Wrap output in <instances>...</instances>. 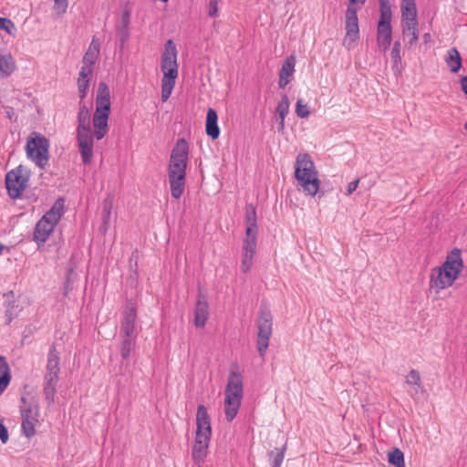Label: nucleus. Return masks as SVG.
<instances>
[{
	"mask_svg": "<svg viewBox=\"0 0 467 467\" xmlns=\"http://www.w3.org/2000/svg\"><path fill=\"white\" fill-rule=\"evenodd\" d=\"M445 62L451 72L457 73L462 67V57L456 47L448 50Z\"/></svg>",
	"mask_w": 467,
	"mask_h": 467,
	"instance_id": "b1692460",
	"label": "nucleus"
},
{
	"mask_svg": "<svg viewBox=\"0 0 467 467\" xmlns=\"http://www.w3.org/2000/svg\"><path fill=\"white\" fill-rule=\"evenodd\" d=\"M389 462L395 467H405L404 455L400 449H393L388 453Z\"/></svg>",
	"mask_w": 467,
	"mask_h": 467,
	"instance_id": "c85d7f7f",
	"label": "nucleus"
},
{
	"mask_svg": "<svg viewBox=\"0 0 467 467\" xmlns=\"http://www.w3.org/2000/svg\"><path fill=\"white\" fill-rule=\"evenodd\" d=\"M295 178L298 186L310 196H315L320 187L318 172L308 153H299L296 160Z\"/></svg>",
	"mask_w": 467,
	"mask_h": 467,
	"instance_id": "39448f33",
	"label": "nucleus"
},
{
	"mask_svg": "<svg viewBox=\"0 0 467 467\" xmlns=\"http://www.w3.org/2000/svg\"><path fill=\"white\" fill-rule=\"evenodd\" d=\"M92 74L93 72L86 71L85 68H81L79 71L78 78V93L81 99L88 95Z\"/></svg>",
	"mask_w": 467,
	"mask_h": 467,
	"instance_id": "5701e85b",
	"label": "nucleus"
},
{
	"mask_svg": "<svg viewBox=\"0 0 467 467\" xmlns=\"http://www.w3.org/2000/svg\"><path fill=\"white\" fill-rule=\"evenodd\" d=\"M59 353L55 345L49 348L44 376V394L48 405L53 404L60 372Z\"/></svg>",
	"mask_w": 467,
	"mask_h": 467,
	"instance_id": "1a4fd4ad",
	"label": "nucleus"
},
{
	"mask_svg": "<svg viewBox=\"0 0 467 467\" xmlns=\"http://www.w3.org/2000/svg\"><path fill=\"white\" fill-rule=\"evenodd\" d=\"M67 0H54L53 10L57 16H62L67 12Z\"/></svg>",
	"mask_w": 467,
	"mask_h": 467,
	"instance_id": "72a5a7b5",
	"label": "nucleus"
},
{
	"mask_svg": "<svg viewBox=\"0 0 467 467\" xmlns=\"http://www.w3.org/2000/svg\"><path fill=\"white\" fill-rule=\"evenodd\" d=\"M256 244L257 239L244 238L241 268L244 274H247L253 266V261L256 252Z\"/></svg>",
	"mask_w": 467,
	"mask_h": 467,
	"instance_id": "f3484780",
	"label": "nucleus"
},
{
	"mask_svg": "<svg viewBox=\"0 0 467 467\" xmlns=\"http://www.w3.org/2000/svg\"><path fill=\"white\" fill-rule=\"evenodd\" d=\"M217 112L213 108H209L207 110V116H206V133L208 136H210L213 140H215L220 135V129L217 124Z\"/></svg>",
	"mask_w": 467,
	"mask_h": 467,
	"instance_id": "4be33fe9",
	"label": "nucleus"
},
{
	"mask_svg": "<svg viewBox=\"0 0 467 467\" xmlns=\"http://www.w3.org/2000/svg\"><path fill=\"white\" fill-rule=\"evenodd\" d=\"M0 440L3 443L8 441V432L5 426L0 422Z\"/></svg>",
	"mask_w": 467,
	"mask_h": 467,
	"instance_id": "58836bf2",
	"label": "nucleus"
},
{
	"mask_svg": "<svg viewBox=\"0 0 467 467\" xmlns=\"http://www.w3.org/2000/svg\"><path fill=\"white\" fill-rule=\"evenodd\" d=\"M462 88L464 93L467 95V76L463 77L461 80Z\"/></svg>",
	"mask_w": 467,
	"mask_h": 467,
	"instance_id": "a19ab883",
	"label": "nucleus"
},
{
	"mask_svg": "<svg viewBox=\"0 0 467 467\" xmlns=\"http://www.w3.org/2000/svg\"><path fill=\"white\" fill-rule=\"evenodd\" d=\"M463 268L460 249H453L446 257L445 262L439 267L431 269L430 275V288L436 294L452 285Z\"/></svg>",
	"mask_w": 467,
	"mask_h": 467,
	"instance_id": "7ed1b4c3",
	"label": "nucleus"
},
{
	"mask_svg": "<svg viewBox=\"0 0 467 467\" xmlns=\"http://www.w3.org/2000/svg\"><path fill=\"white\" fill-rule=\"evenodd\" d=\"M112 209V202L110 201H105L103 203V221L106 223L109 217Z\"/></svg>",
	"mask_w": 467,
	"mask_h": 467,
	"instance_id": "c9c22d12",
	"label": "nucleus"
},
{
	"mask_svg": "<svg viewBox=\"0 0 467 467\" xmlns=\"http://www.w3.org/2000/svg\"><path fill=\"white\" fill-rule=\"evenodd\" d=\"M63 209L64 200L59 198L36 223L34 232L36 241L44 243L47 240L61 218Z\"/></svg>",
	"mask_w": 467,
	"mask_h": 467,
	"instance_id": "9d476101",
	"label": "nucleus"
},
{
	"mask_svg": "<svg viewBox=\"0 0 467 467\" xmlns=\"http://www.w3.org/2000/svg\"><path fill=\"white\" fill-rule=\"evenodd\" d=\"M162 2H167L168 0H161Z\"/></svg>",
	"mask_w": 467,
	"mask_h": 467,
	"instance_id": "09e8293b",
	"label": "nucleus"
},
{
	"mask_svg": "<svg viewBox=\"0 0 467 467\" xmlns=\"http://www.w3.org/2000/svg\"><path fill=\"white\" fill-rule=\"evenodd\" d=\"M464 129L467 130V122L464 125Z\"/></svg>",
	"mask_w": 467,
	"mask_h": 467,
	"instance_id": "49530a36",
	"label": "nucleus"
},
{
	"mask_svg": "<svg viewBox=\"0 0 467 467\" xmlns=\"http://www.w3.org/2000/svg\"><path fill=\"white\" fill-rule=\"evenodd\" d=\"M296 113L299 118H307L310 115L309 107L304 103L302 99H298L296 101Z\"/></svg>",
	"mask_w": 467,
	"mask_h": 467,
	"instance_id": "7c9ffc66",
	"label": "nucleus"
},
{
	"mask_svg": "<svg viewBox=\"0 0 467 467\" xmlns=\"http://www.w3.org/2000/svg\"><path fill=\"white\" fill-rule=\"evenodd\" d=\"M21 406L22 432L31 438L36 434V428L39 423V406L36 401L27 402L26 398H22Z\"/></svg>",
	"mask_w": 467,
	"mask_h": 467,
	"instance_id": "4468645a",
	"label": "nucleus"
},
{
	"mask_svg": "<svg viewBox=\"0 0 467 467\" xmlns=\"http://www.w3.org/2000/svg\"><path fill=\"white\" fill-rule=\"evenodd\" d=\"M224 395L225 418L232 421L239 410L243 399V378L238 371H230Z\"/></svg>",
	"mask_w": 467,
	"mask_h": 467,
	"instance_id": "6e6552de",
	"label": "nucleus"
},
{
	"mask_svg": "<svg viewBox=\"0 0 467 467\" xmlns=\"http://www.w3.org/2000/svg\"><path fill=\"white\" fill-rule=\"evenodd\" d=\"M357 0H349V5L346 11V36L344 43L350 46L359 36L358 20L357 8L354 6Z\"/></svg>",
	"mask_w": 467,
	"mask_h": 467,
	"instance_id": "dca6fc26",
	"label": "nucleus"
},
{
	"mask_svg": "<svg viewBox=\"0 0 467 467\" xmlns=\"http://www.w3.org/2000/svg\"><path fill=\"white\" fill-rule=\"evenodd\" d=\"M188 154L189 146L186 140H178L171 150L168 166L171 194L174 199H180L184 192Z\"/></svg>",
	"mask_w": 467,
	"mask_h": 467,
	"instance_id": "f03ea898",
	"label": "nucleus"
},
{
	"mask_svg": "<svg viewBox=\"0 0 467 467\" xmlns=\"http://www.w3.org/2000/svg\"><path fill=\"white\" fill-rule=\"evenodd\" d=\"M358 183H359V180L358 179L349 182L348 185V189H347V194L350 195L353 192H355L356 189L358 186Z\"/></svg>",
	"mask_w": 467,
	"mask_h": 467,
	"instance_id": "ea45409f",
	"label": "nucleus"
},
{
	"mask_svg": "<svg viewBox=\"0 0 467 467\" xmlns=\"http://www.w3.org/2000/svg\"><path fill=\"white\" fill-rule=\"evenodd\" d=\"M48 140L40 133L33 132L27 139L26 155L40 168H44L48 161Z\"/></svg>",
	"mask_w": 467,
	"mask_h": 467,
	"instance_id": "f8f14e48",
	"label": "nucleus"
},
{
	"mask_svg": "<svg viewBox=\"0 0 467 467\" xmlns=\"http://www.w3.org/2000/svg\"><path fill=\"white\" fill-rule=\"evenodd\" d=\"M161 69L163 73L161 79V100L164 102L169 99L178 77L177 49L172 40H168L165 44V48L161 55Z\"/></svg>",
	"mask_w": 467,
	"mask_h": 467,
	"instance_id": "423d86ee",
	"label": "nucleus"
},
{
	"mask_svg": "<svg viewBox=\"0 0 467 467\" xmlns=\"http://www.w3.org/2000/svg\"><path fill=\"white\" fill-rule=\"evenodd\" d=\"M406 382L410 385H420V376L419 371L416 369L410 370L408 376L406 377Z\"/></svg>",
	"mask_w": 467,
	"mask_h": 467,
	"instance_id": "f704fd0d",
	"label": "nucleus"
},
{
	"mask_svg": "<svg viewBox=\"0 0 467 467\" xmlns=\"http://www.w3.org/2000/svg\"><path fill=\"white\" fill-rule=\"evenodd\" d=\"M415 5V0H402L401 6H412Z\"/></svg>",
	"mask_w": 467,
	"mask_h": 467,
	"instance_id": "79ce46f5",
	"label": "nucleus"
},
{
	"mask_svg": "<svg viewBox=\"0 0 467 467\" xmlns=\"http://www.w3.org/2000/svg\"><path fill=\"white\" fill-rule=\"evenodd\" d=\"M129 17H130V13H129V11H125V12L123 13V15H122V19H123V22H124L125 24H127V23H128V21H129Z\"/></svg>",
	"mask_w": 467,
	"mask_h": 467,
	"instance_id": "c03bdc74",
	"label": "nucleus"
},
{
	"mask_svg": "<svg viewBox=\"0 0 467 467\" xmlns=\"http://www.w3.org/2000/svg\"><path fill=\"white\" fill-rule=\"evenodd\" d=\"M136 324L137 307L133 303L129 302L123 312L119 332L121 337L120 355L124 359H127L135 348L137 339Z\"/></svg>",
	"mask_w": 467,
	"mask_h": 467,
	"instance_id": "0eeeda50",
	"label": "nucleus"
},
{
	"mask_svg": "<svg viewBox=\"0 0 467 467\" xmlns=\"http://www.w3.org/2000/svg\"><path fill=\"white\" fill-rule=\"evenodd\" d=\"M196 433L192 456L194 462L201 465L207 456L212 435L211 419L204 405L198 406L196 413Z\"/></svg>",
	"mask_w": 467,
	"mask_h": 467,
	"instance_id": "20e7f679",
	"label": "nucleus"
},
{
	"mask_svg": "<svg viewBox=\"0 0 467 467\" xmlns=\"http://www.w3.org/2000/svg\"><path fill=\"white\" fill-rule=\"evenodd\" d=\"M423 38H424V41L427 42L430 38H431V35L429 33H426L424 36H423Z\"/></svg>",
	"mask_w": 467,
	"mask_h": 467,
	"instance_id": "a18cd8bd",
	"label": "nucleus"
},
{
	"mask_svg": "<svg viewBox=\"0 0 467 467\" xmlns=\"http://www.w3.org/2000/svg\"><path fill=\"white\" fill-rule=\"evenodd\" d=\"M289 99L286 95L283 96L281 100L279 101L276 107V114L278 115V119H285L289 111Z\"/></svg>",
	"mask_w": 467,
	"mask_h": 467,
	"instance_id": "c756f323",
	"label": "nucleus"
},
{
	"mask_svg": "<svg viewBox=\"0 0 467 467\" xmlns=\"http://www.w3.org/2000/svg\"><path fill=\"white\" fill-rule=\"evenodd\" d=\"M257 350L260 357L265 356L273 333V316L267 308H261L257 320Z\"/></svg>",
	"mask_w": 467,
	"mask_h": 467,
	"instance_id": "ddd939ff",
	"label": "nucleus"
},
{
	"mask_svg": "<svg viewBox=\"0 0 467 467\" xmlns=\"http://www.w3.org/2000/svg\"><path fill=\"white\" fill-rule=\"evenodd\" d=\"M296 58L294 56L287 57L282 65L279 72V87L284 88L289 82L295 70Z\"/></svg>",
	"mask_w": 467,
	"mask_h": 467,
	"instance_id": "412c9836",
	"label": "nucleus"
},
{
	"mask_svg": "<svg viewBox=\"0 0 467 467\" xmlns=\"http://www.w3.org/2000/svg\"><path fill=\"white\" fill-rule=\"evenodd\" d=\"M401 27L404 38H408L406 46L410 48L416 44L419 38L417 25H410V29H408L407 25H401Z\"/></svg>",
	"mask_w": 467,
	"mask_h": 467,
	"instance_id": "cd10ccee",
	"label": "nucleus"
},
{
	"mask_svg": "<svg viewBox=\"0 0 467 467\" xmlns=\"http://www.w3.org/2000/svg\"><path fill=\"white\" fill-rule=\"evenodd\" d=\"M285 446L280 449L274 456L273 467H280L284 460Z\"/></svg>",
	"mask_w": 467,
	"mask_h": 467,
	"instance_id": "e433bc0d",
	"label": "nucleus"
},
{
	"mask_svg": "<svg viewBox=\"0 0 467 467\" xmlns=\"http://www.w3.org/2000/svg\"><path fill=\"white\" fill-rule=\"evenodd\" d=\"M379 12L380 16L377 26V43L379 48L386 52L392 39V14L389 0H379Z\"/></svg>",
	"mask_w": 467,
	"mask_h": 467,
	"instance_id": "9b49d317",
	"label": "nucleus"
},
{
	"mask_svg": "<svg viewBox=\"0 0 467 467\" xmlns=\"http://www.w3.org/2000/svg\"><path fill=\"white\" fill-rule=\"evenodd\" d=\"M110 91L105 82H100L96 95V110L93 115L94 131L90 127L88 108L80 103L78 113L77 141L85 165L90 164L93 158L94 139L102 140L109 132V117L110 113Z\"/></svg>",
	"mask_w": 467,
	"mask_h": 467,
	"instance_id": "f257e3e1",
	"label": "nucleus"
},
{
	"mask_svg": "<svg viewBox=\"0 0 467 467\" xmlns=\"http://www.w3.org/2000/svg\"><path fill=\"white\" fill-rule=\"evenodd\" d=\"M361 1V4H364L365 0H360Z\"/></svg>",
	"mask_w": 467,
	"mask_h": 467,
	"instance_id": "de8ad7c7",
	"label": "nucleus"
},
{
	"mask_svg": "<svg viewBox=\"0 0 467 467\" xmlns=\"http://www.w3.org/2000/svg\"><path fill=\"white\" fill-rule=\"evenodd\" d=\"M218 3L219 0H210L209 3V16H216L218 12Z\"/></svg>",
	"mask_w": 467,
	"mask_h": 467,
	"instance_id": "4c0bfd02",
	"label": "nucleus"
},
{
	"mask_svg": "<svg viewBox=\"0 0 467 467\" xmlns=\"http://www.w3.org/2000/svg\"><path fill=\"white\" fill-rule=\"evenodd\" d=\"M245 237L249 239H257V217L255 207L253 204H247L245 207Z\"/></svg>",
	"mask_w": 467,
	"mask_h": 467,
	"instance_id": "6ab92c4d",
	"label": "nucleus"
},
{
	"mask_svg": "<svg viewBox=\"0 0 467 467\" xmlns=\"http://www.w3.org/2000/svg\"><path fill=\"white\" fill-rule=\"evenodd\" d=\"M400 42L396 41L393 44V47L391 49V58L393 61V67H398L399 65L401 63V56H400Z\"/></svg>",
	"mask_w": 467,
	"mask_h": 467,
	"instance_id": "2f4dec72",
	"label": "nucleus"
},
{
	"mask_svg": "<svg viewBox=\"0 0 467 467\" xmlns=\"http://www.w3.org/2000/svg\"><path fill=\"white\" fill-rule=\"evenodd\" d=\"M417 24L416 5L401 6V25H407L408 29H410V25Z\"/></svg>",
	"mask_w": 467,
	"mask_h": 467,
	"instance_id": "a878e982",
	"label": "nucleus"
},
{
	"mask_svg": "<svg viewBox=\"0 0 467 467\" xmlns=\"http://www.w3.org/2000/svg\"><path fill=\"white\" fill-rule=\"evenodd\" d=\"M16 69L14 57L10 54L0 56V76L8 77Z\"/></svg>",
	"mask_w": 467,
	"mask_h": 467,
	"instance_id": "393cba45",
	"label": "nucleus"
},
{
	"mask_svg": "<svg viewBox=\"0 0 467 467\" xmlns=\"http://www.w3.org/2000/svg\"><path fill=\"white\" fill-rule=\"evenodd\" d=\"M0 29L5 30L8 35L14 36L16 33V26L14 23L5 17H0Z\"/></svg>",
	"mask_w": 467,
	"mask_h": 467,
	"instance_id": "473e14b6",
	"label": "nucleus"
},
{
	"mask_svg": "<svg viewBox=\"0 0 467 467\" xmlns=\"http://www.w3.org/2000/svg\"><path fill=\"white\" fill-rule=\"evenodd\" d=\"M209 317V305L206 297L202 294L198 295L194 307L193 323L197 327H203Z\"/></svg>",
	"mask_w": 467,
	"mask_h": 467,
	"instance_id": "a211bd4d",
	"label": "nucleus"
},
{
	"mask_svg": "<svg viewBox=\"0 0 467 467\" xmlns=\"http://www.w3.org/2000/svg\"><path fill=\"white\" fill-rule=\"evenodd\" d=\"M285 129V119H278V130L283 132Z\"/></svg>",
	"mask_w": 467,
	"mask_h": 467,
	"instance_id": "37998d69",
	"label": "nucleus"
},
{
	"mask_svg": "<svg viewBox=\"0 0 467 467\" xmlns=\"http://www.w3.org/2000/svg\"><path fill=\"white\" fill-rule=\"evenodd\" d=\"M11 379L10 368L7 361L0 356V393L8 386Z\"/></svg>",
	"mask_w": 467,
	"mask_h": 467,
	"instance_id": "bb28decb",
	"label": "nucleus"
},
{
	"mask_svg": "<svg viewBox=\"0 0 467 467\" xmlns=\"http://www.w3.org/2000/svg\"><path fill=\"white\" fill-rule=\"evenodd\" d=\"M29 172L22 165L7 172L5 185L11 198H18L26 187Z\"/></svg>",
	"mask_w": 467,
	"mask_h": 467,
	"instance_id": "2eb2a0df",
	"label": "nucleus"
},
{
	"mask_svg": "<svg viewBox=\"0 0 467 467\" xmlns=\"http://www.w3.org/2000/svg\"><path fill=\"white\" fill-rule=\"evenodd\" d=\"M99 55V43L94 37L85 53L82 59V67L81 68H85L86 71L93 72L94 65Z\"/></svg>",
	"mask_w": 467,
	"mask_h": 467,
	"instance_id": "aec40b11",
	"label": "nucleus"
}]
</instances>
